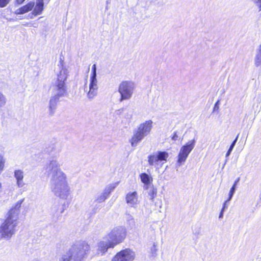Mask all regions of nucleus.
<instances>
[{
    "label": "nucleus",
    "instance_id": "1",
    "mask_svg": "<svg viewBox=\"0 0 261 261\" xmlns=\"http://www.w3.org/2000/svg\"><path fill=\"white\" fill-rule=\"evenodd\" d=\"M49 178L50 186L52 192L57 197L66 200L70 193L66 174L60 168L59 162L56 160L49 161L46 168Z\"/></svg>",
    "mask_w": 261,
    "mask_h": 261
},
{
    "label": "nucleus",
    "instance_id": "2",
    "mask_svg": "<svg viewBox=\"0 0 261 261\" xmlns=\"http://www.w3.org/2000/svg\"><path fill=\"white\" fill-rule=\"evenodd\" d=\"M57 66L58 69L55 70L57 79H55L52 83L53 95L49 101V111L50 115L54 113L60 98L67 96L68 95L65 82L68 76L69 72L62 60L60 61Z\"/></svg>",
    "mask_w": 261,
    "mask_h": 261
},
{
    "label": "nucleus",
    "instance_id": "3",
    "mask_svg": "<svg viewBox=\"0 0 261 261\" xmlns=\"http://www.w3.org/2000/svg\"><path fill=\"white\" fill-rule=\"evenodd\" d=\"M89 245L85 241H77L59 261H81L89 251Z\"/></svg>",
    "mask_w": 261,
    "mask_h": 261
},
{
    "label": "nucleus",
    "instance_id": "4",
    "mask_svg": "<svg viewBox=\"0 0 261 261\" xmlns=\"http://www.w3.org/2000/svg\"><path fill=\"white\" fill-rule=\"evenodd\" d=\"M152 121L147 120L139 124L137 128L134 130L130 143L132 146L136 147L143 138L148 135L152 128Z\"/></svg>",
    "mask_w": 261,
    "mask_h": 261
},
{
    "label": "nucleus",
    "instance_id": "5",
    "mask_svg": "<svg viewBox=\"0 0 261 261\" xmlns=\"http://www.w3.org/2000/svg\"><path fill=\"white\" fill-rule=\"evenodd\" d=\"M17 220L8 215L6 220L0 226V234L2 238L9 240L15 233L16 227L18 224Z\"/></svg>",
    "mask_w": 261,
    "mask_h": 261
},
{
    "label": "nucleus",
    "instance_id": "6",
    "mask_svg": "<svg viewBox=\"0 0 261 261\" xmlns=\"http://www.w3.org/2000/svg\"><path fill=\"white\" fill-rule=\"evenodd\" d=\"M136 87L135 83L132 81H122L118 87V92L120 94L119 101L129 100L133 96Z\"/></svg>",
    "mask_w": 261,
    "mask_h": 261
},
{
    "label": "nucleus",
    "instance_id": "7",
    "mask_svg": "<svg viewBox=\"0 0 261 261\" xmlns=\"http://www.w3.org/2000/svg\"><path fill=\"white\" fill-rule=\"evenodd\" d=\"M126 237V230L122 227H117L112 229L107 237L108 240L111 242L112 247L121 243Z\"/></svg>",
    "mask_w": 261,
    "mask_h": 261
},
{
    "label": "nucleus",
    "instance_id": "8",
    "mask_svg": "<svg viewBox=\"0 0 261 261\" xmlns=\"http://www.w3.org/2000/svg\"><path fill=\"white\" fill-rule=\"evenodd\" d=\"M168 157L169 154L166 151H158L148 156V162L150 166L159 168V166H162L164 164L162 162H166Z\"/></svg>",
    "mask_w": 261,
    "mask_h": 261
},
{
    "label": "nucleus",
    "instance_id": "9",
    "mask_svg": "<svg viewBox=\"0 0 261 261\" xmlns=\"http://www.w3.org/2000/svg\"><path fill=\"white\" fill-rule=\"evenodd\" d=\"M196 140L193 139L189 141L185 145L182 146L178 154L177 164L180 166L186 161L189 154L194 148Z\"/></svg>",
    "mask_w": 261,
    "mask_h": 261
},
{
    "label": "nucleus",
    "instance_id": "10",
    "mask_svg": "<svg viewBox=\"0 0 261 261\" xmlns=\"http://www.w3.org/2000/svg\"><path fill=\"white\" fill-rule=\"evenodd\" d=\"M135 253L130 249H125L118 252L112 258V261H133Z\"/></svg>",
    "mask_w": 261,
    "mask_h": 261
},
{
    "label": "nucleus",
    "instance_id": "11",
    "mask_svg": "<svg viewBox=\"0 0 261 261\" xmlns=\"http://www.w3.org/2000/svg\"><path fill=\"white\" fill-rule=\"evenodd\" d=\"M117 184V183H115L107 185L102 192L98 193L95 195V202L99 203L104 202L115 189Z\"/></svg>",
    "mask_w": 261,
    "mask_h": 261
},
{
    "label": "nucleus",
    "instance_id": "12",
    "mask_svg": "<svg viewBox=\"0 0 261 261\" xmlns=\"http://www.w3.org/2000/svg\"><path fill=\"white\" fill-rule=\"evenodd\" d=\"M98 81L97 79H90V83L88 91L87 93V97L89 99H93L98 93Z\"/></svg>",
    "mask_w": 261,
    "mask_h": 261
},
{
    "label": "nucleus",
    "instance_id": "13",
    "mask_svg": "<svg viewBox=\"0 0 261 261\" xmlns=\"http://www.w3.org/2000/svg\"><path fill=\"white\" fill-rule=\"evenodd\" d=\"M111 244V242L108 239L107 241H100L97 246V254L102 255L107 251L109 248H113L114 247H112L110 245Z\"/></svg>",
    "mask_w": 261,
    "mask_h": 261
},
{
    "label": "nucleus",
    "instance_id": "14",
    "mask_svg": "<svg viewBox=\"0 0 261 261\" xmlns=\"http://www.w3.org/2000/svg\"><path fill=\"white\" fill-rule=\"evenodd\" d=\"M126 203L132 207H135L139 202L138 196L136 191L128 193L125 197Z\"/></svg>",
    "mask_w": 261,
    "mask_h": 261
},
{
    "label": "nucleus",
    "instance_id": "15",
    "mask_svg": "<svg viewBox=\"0 0 261 261\" xmlns=\"http://www.w3.org/2000/svg\"><path fill=\"white\" fill-rule=\"evenodd\" d=\"M24 201V199H22L19 201H18L14 207L12 208L9 212L8 215L13 217L14 219H18V215L19 214V209L21 207V205L22 202Z\"/></svg>",
    "mask_w": 261,
    "mask_h": 261
},
{
    "label": "nucleus",
    "instance_id": "16",
    "mask_svg": "<svg viewBox=\"0 0 261 261\" xmlns=\"http://www.w3.org/2000/svg\"><path fill=\"white\" fill-rule=\"evenodd\" d=\"M14 176L16 180V185L18 188H21L24 185L23 181L24 177L23 171L21 170H16L14 172Z\"/></svg>",
    "mask_w": 261,
    "mask_h": 261
},
{
    "label": "nucleus",
    "instance_id": "17",
    "mask_svg": "<svg viewBox=\"0 0 261 261\" xmlns=\"http://www.w3.org/2000/svg\"><path fill=\"white\" fill-rule=\"evenodd\" d=\"M35 3L33 2H31L28 3L27 5L23 6V7L17 9L15 11V14L17 15L19 14H23L29 11H31L33 7H34Z\"/></svg>",
    "mask_w": 261,
    "mask_h": 261
},
{
    "label": "nucleus",
    "instance_id": "18",
    "mask_svg": "<svg viewBox=\"0 0 261 261\" xmlns=\"http://www.w3.org/2000/svg\"><path fill=\"white\" fill-rule=\"evenodd\" d=\"M254 62L255 66L258 67L261 65V44L256 49Z\"/></svg>",
    "mask_w": 261,
    "mask_h": 261
},
{
    "label": "nucleus",
    "instance_id": "19",
    "mask_svg": "<svg viewBox=\"0 0 261 261\" xmlns=\"http://www.w3.org/2000/svg\"><path fill=\"white\" fill-rule=\"evenodd\" d=\"M65 208L63 207H61L59 205H54L51 207V212L52 213L57 216H60L62 214L64 211Z\"/></svg>",
    "mask_w": 261,
    "mask_h": 261
},
{
    "label": "nucleus",
    "instance_id": "20",
    "mask_svg": "<svg viewBox=\"0 0 261 261\" xmlns=\"http://www.w3.org/2000/svg\"><path fill=\"white\" fill-rule=\"evenodd\" d=\"M146 189L148 190V194L150 197V199L153 201L154 197L156 196L157 190L154 188L153 186L148 185L146 187Z\"/></svg>",
    "mask_w": 261,
    "mask_h": 261
},
{
    "label": "nucleus",
    "instance_id": "21",
    "mask_svg": "<svg viewBox=\"0 0 261 261\" xmlns=\"http://www.w3.org/2000/svg\"><path fill=\"white\" fill-rule=\"evenodd\" d=\"M44 9V6L36 4L33 11L31 13L32 16H37L41 14Z\"/></svg>",
    "mask_w": 261,
    "mask_h": 261
},
{
    "label": "nucleus",
    "instance_id": "22",
    "mask_svg": "<svg viewBox=\"0 0 261 261\" xmlns=\"http://www.w3.org/2000/svg\"><path fill=\"white\" fill-rule=\"evenodd\" d=\"M240 180V178H238V179L234 181L232 187L230 189V190L229 191V197L228 198V201H230L233 195V194L235 192V191H236V186L237 185V183L239 182V181Z\"/></svg>",
    "mask_w": 261,
    "mask_h": 261
},
{
    "label": "nucleus",
    "instance_id": "23",
    "mask_svg": "<svg viewBox=\"0 0 261 261\" xmlns=\"http://www.w3.org/2000/svg\"><path fill=\"white\" fill-rule=\"evenodd\" d=\"M140 178L142 182L146 185L149 184L150 182V178L147 174L145 173H142L140 175Z\"/></svg>",
    "mask_w": 261,
    "mask_h": 261
},
{
    "label": "nucleus",
    "instance_id": "24",
    "mask_svg": "<svg viewBox=\"0 0 261 261\" xmlns=\"http://www.w3.org/2000/svg\"><path fill=\"white\" fill-rule=\"evenodd\" d=\"M90 79H97L96 65L93 64L92 67V73Z\"/></svg>",
    "mask_w": 261,
    "mask_h": 261
},
{
    "label": "nucleus",
    "instance_id": "25",
    "mask_svg": "<svg viewBox=\"0 0 261 261\" xmlns=\"http://www.w3.org/2000/svg\"><path fill=\"white\" fill-rule=\"evenodd\" d=\"M7 102V98L6 96L2 93L0 92V107H4Z\"/></svg>",
    "mask_w": 261,
    "mask_h": 261
},
{
    "label": "nucleus",
    "instance_id": "26",
    "mask_svg": "<svg viewBox=\"0 0 261 261\" xmlns=\"http://www.w3.org/2000/svg\"><path fill=\"white\" fill-rule=\"evenodd\" d=\"M5 162L6 160L4 157L0 154V174L4 170Z\"/></svg>",
    "mask_w": 261,
    "mask_h": 261
},
{
    "label": "nucleus",
    "instance_id": "27",
    "mask_svg": "<svg viewBox=\"0 0 261 261\" xmlns=\"http://www.w3.org/2000/svg\"><path fill=\"white\" fill-rule=\"evenodd\" d=\"M257 7L258 11H261V0H250Z\"/></svg>",
    "mask_w": 261,
    "mask_h": 261
},
{
    "label": "nucleus",
    "instance_id": "28",
    "mask_svg": "<svg viewBox=\"0 0 261 261\" xmlns=\"http://www.w3.org/2000/svg\"><path fill=\"white\" fill-rule=\"evenodd\" d=\"M126 218L129 224L133 226L135 224V221L133 216L129 214H126Z\"/></svg>",
    "mask_w": 261,
    "mask_h": 261
},
{
    "label": "nucleus",
    "instance_id": "29",
    "mask_svg": "<svg viewBox=\"0 0 261 261\" xmlns=\"http://www.w3.org/2000/svg\"><path fill=\"white\" fill-rule=\"evenodd\" d=\"M10 2V0H0V8L5 7Z\"/></svg>",
    "mask_w": 261,
    "mask_h": 261
},
{
    "label": "nucleus",
    "instance_id": "30",
    "mask_svg": "<svg viewBox=\"0 0 261 261\" xmlns=\"http://www.w3.org/2000/svg\"><path fill=\"white\" fill-rule=\"evenodd\" d=\"M58 144H52L51 146V150H47V151L50 153L52 152L56 151L57 149V146Z\"/></svg>",
    "mask_w": 261,
    "mask_h": 261
},
{
    "label": "nucleus",
    "instance_id": "31",
    "mask_svg": "<svg viewBox=\"0 0 261 261\" xmlns=\"http://www.w3.org/2000/svg\"><path fill=\"white\" fill-rule=\"evenodd\" d=\"M238 137H239V135H237V137L236 138V139L233 141V142H232L231 144L230 145V147H229V148H231V149H233L237 142V140H238Z\"/></svg>",
    "mask_w": 261,
    "mask_h": 261
},
{
    "label": "nucleus",
    "instance_id": "32",
    "mask_svg": "<svg viewBox=\"0 0 261 261\" xmlns=\"http://www.w3.org/2000/svg\"><path fill=\"white\" fill-rule=\"evenodd\" d=\"M178 136L177 135V132H175L174 133L173 136L172 137V140H173V141H176L178 140Z\"/></svg>",
    "mask_w": 261,
    "mask_h": 261
},
{
    "label": "nucleus",
    "instance_id": "33",
    "mask_svg": "<svg viewBox=\"0 0 261 261\" xmlns=\"http://www.w3.org/2000/svg\"><path fill=\"white\" fill-rule=\"evenodd\" d=\"M228 201H228V200H227L225 201L224 202V203H223V207H222V210H222V211H225V210H226V209L227 208V207H228V206H227V202H228Z\"/></svg>",
    "mask_w": 261,
    "mask_h": 261
},
{
    "label": "nucleus",
    "instance_id": "34",
    "mask_svg": "<svg viewBox=\"0 0 261 261\" xmlns=\"http://www.w3.org/2000/svg\"><path fill=\"white\" fill-rule=\"evenodd\" d=\"M219 100H218L215 104L213 111H215L219 109Z\"/></svg>",
    "mask_w": 261,
    "mask_h": 261
},
{
    "label": "nucleus",
    "instance_id": "35",
    "mask_svg": "<svg viewBox=\"0 0 261 261\" xmlns=\"http://www.w3.org/2000/svg\"><path fill=\"white\" fill-rule=\"evenodd\" d=\"M36 4L44 6L43 0H37Z\"/></svg>",
    "mask_w": 261,
    "mask_h": 261
},
{
    "label": "nucleus",
    "instance_id": "36",
    "mask_svg": "<svg viewBox=\"0 0 261 261\" xmlns=\"http://www.w3.org/2000/svg\"><path fill=\"white\" fill-rule=\"evenodd\" d=\"M25 0H16V3L18 4V5H20Z\"/></svg>",
    "mask_w": 261,
    "mask_h": 261
},
{
    "label": "nucleus",
    "instance_id": "37",
    "mask_svg": "<svg viewBox=\"0 0 261 261\" xmlns=\"http://www.w3.org/2000/svg\"><path fill=\"white\" fill-rule=\"evenodd\" d=\"M224 212V211H222V210L221 211L220 213L219 216V219H221V218H222L223 217Z\"/></svg>",
    "mask_w": 261,
    "mask_h": 261
},
{
    "label": "nucleus",
    "instance_id": "38",
    "mask_svg": "<svg viewBox=\"0 0 261 261\" xmlns=\"http://www.w3.org/2000/svg\"><path fill=\"white\" fill-rule=\"evenodd\" d=\"M152 251H154V252H155L156 251V245H155L154 243L153 244V248L152 249Z\"/></svg>",
    "mask_w": 261,
    "mask_h": 261
},
{
    "label": "nucleus",
    "instance_id": "39",
    "mask_svg": "<svg viewBox=\"0 0 261 261\" xmlns=\"http://www.w3.org/2000/svg\"><path fill=\"white\" fill-rule=\"evenodd\" d=\"M123 110H124L123 109H120L117 110L118 113V114H121V113L123 112Z\"/></svg>",
    "mask_w": 261,
    "mask_h": 261
},
{
    "label": "nucleus",
    "instance_id": "40",
    "mask_svg": "<svg viewBox=\"0 0 261 261\" xmlns=\"http://www.w3.org/2000/svg\"><path fill=\"white\" fill-rule=\"evenodd\" d=\"M227 160L228 159H226L225 160V161L224 162V163L223 164V165H222V168H224V166L225 165V164H226L227 162Z\"/></svg>",
    "mask_w": 261,
    "mask_h": 261
},
{
    "label": "nucleus",
    "instance_id": "41",
    "mask_svg": "<svg viewBox=\"0 0 261 261\" xmlns=\"http://www.w3.org/2000/svg\"><path fill=\"white\" fill-rule=\"evenodd\" d=\"M230 154V152H227L226 154V158L227 159V158L228 157V156Z\"/></svg>",
    "mask_w": 261,
    "mask_h": 261
},
{
    "label": "nucleus",
    "instance_id": "42",
    "mask_svg": "<svg viewBox=\"0 0 261 261\" xmlns=\"http://www.w3.org/2000/svg\"><path fill=\"white\" fill-rule=\"evenodd\" d=\"M31 13H30V14H29V17L30 18H33V17H34V16H32V15H31Z\"/></svg>",
    "mask_w": 261,
    "mask_h": 261
},
{
    "label": "nucleus",
    "instance_id": "43",
    "mask_svg": "<svg viewBox=\"0 0 261 261\" xmlns=\"http://www.w3.org/2000/svg\"><path fill=\"white\" fill-rule=\"evenodd\" d=\"M127 118H129V119H130V118H132V115H131V114H130V115H128L127 116Z\"/></svg>",
    "mask_w": 261,
    "mask_h": 261
},
{
    "label": "nucleus",
    "instance_id": "44",
    "mask_svg": "<svg viewBox=\"0 0 261 261\" xmlns=\"http://www.w3.org/2000/svg\"><path fill=\"white\" fill-rule=\"evenodd\" d=\"M232 149H231V148H229L227 152H230L231 153Z\"/></svg>",
    "mask_w": 261,
    "mask_h": 261
},
{
    "label": "nucleus",
    "instance_id": "45",
    "mask_svg": "<svg viewBox=\"0 0 261 261\" xmlns=\"http://www.w3.org/2000/svg\"><path fill=\"white\" fill-rule=\"evenodd\" d=\"M32 261H40V260L37 258H35L33 260H32Z\"/></svg>",
    "mask_w": 261,
    "mask_h": 261
}]
</instances>
